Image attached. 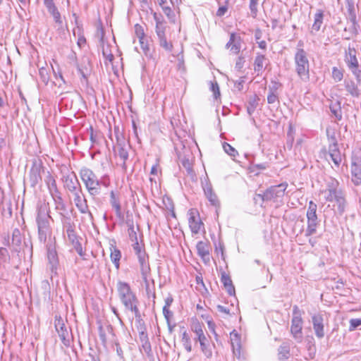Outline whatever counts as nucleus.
Listing matches in <instances>:
<instances>
[{
    "instance_id": "1",
    "label": "nucleus",
    "mask_w": 361,
    "mask_h": 361,
    "mask_svg": "<svg viewBox=\"0 0 361 361\" xmlns=\"http://www.w3.org/2000/svg\"><path fill=\"white\" fill-rule=\"evenodd\" d=\"M117 290L119 298L126 310L133 312L136 318H140V314L137 307L139 302L129 284L126 282L118 281L117 283Z\"/></svg>"
},
{
    "instance_id": "2",
    "label": "nucleus",
    "mask_w": 361,
    "mask_h": 361,
    "mask_svg": "<svg viewBox=\"0 0 361 361\" xmlns=\"http://www.w3.org/2000/svg\"><path fill=\"white\" fill-rule=\"evenodd\" d=\"M80 176L91 196L94 197L100 193L101 182L91 169L86 167L82 168L80 171Z\"/></svg>"
},
{
    "instance_id": "3",
    "label": "nucleus",
    "mask_w": 361,
    "mask_h": 361,
    "mask_svg": "<svg viewBox=\"0 0 361 361\" xmlns=\"http://www.w3.org/2000/svg\"><path fill=\"white\" fill-rule=\"evenodd\" d=\"M294 61L298 75L301 80L307 81L310 78V63L307 54L302 48H297Z\"/></svg>"
},
{
    "instance_id": "4",
    "label": "nucleus",
    "mask_w": 361,
    "mask_h": 361,
    "mask_svg": "<svg viewBox=\"0 0 361 361\" xmlns=\"http://www.w3.org/2000/svg\"><path fill=\"white\" fill-rule=\"evenodd\" d=\"M114 134L116 140V143L114 146V151L116 154L122 160V168L126 169V161L128 159V149L130 145L122 131L120 130L118 127H114Z\"/></svg>"
},
{
    "instance_id": "5",
    "label": "nucleus",
    "mask_w": 361,
    "mask_h": 361,
    "mask_svg": "<svg viewBox=\"0 0 361 361\" xmlns=\"http://www.w3.org/2000/svg\"><path fill=\"white\" fill-rule=\"evenodd\" d=\"M203 327V324H201L197 320L193 321L191 324V330L196 335L194 340L200 343L201 350L205 357L207 358H211L212 357V350L209 340L204 333Z\"/></svg>"
},
{
    "instance_id": "6",
    "label": "nucleus",
    "mask_w": 361,
    "mask_h": 361,
    "mask_svg": "<svg viewBox=\"0 0 361 361\" xmlns=\"http://www.w3.org/2000/svg\"><path fill=\"white\" fill-rule=\"evenodd\" d=\"M51 216L42 212V209H39L37 216V224L38 228V235L40 242L46 243L48 238L51 235V229L50 227L49 219Z\"/></svg>"
},
{
    "instance_id": "7",
    "label": "nucleus",
    "mask_w": 361,
    "mask_h": 361,
    "mask_svg": "<svg viewBox=\"0 0 361 361\" xmlns=\"http://www.w3.org/2000/svg\"><path fill=\"white\" fill-rule=\"evenodd\" d=\"M287 187V183H282L277 185L271 186L267 189L262 195H258L257 197L260 198L262 202H281Z\"/></svg>"
},
{
    "instance_id": "8",
    "label": "nucleus",
    "mask_w": 361,
    "mask_h": 361,
    "mask_svg": "<svg viewBox=\"0 0 361 361\" xmlns=\"http://www.w3.org/2000/svg\"><path fill=\"white\" fill-rule=\"evenodd\" d=\"M302 324L303 320L302 318V314L298 307L295 305L293 309L290 334L297 343H301L303 338Z\"/></svg>"
},
{
    "instance_id": "9",
    "label": "nucleus",
    "mask_w": 361,
    "mask_h": 361,
    "mask_svg": "<svg viewBox=\"0 0 361 361\" xmlns=\"http://www.w3.org/2000/svg\"><path fill=\"white\" fill-rule=\"evenodd\" d=\"M322 193L324 194V198L328 202H335L344 195L338 181L334 178H330L328 180L326 188L322 190Z\"/></svg>"
},
{
    "instance_id": "10",
    "label": "nucleus",
    "mask_w": 361,
    "mask_h": 361,
    "mask_svg": "<svg viewBox=\"0 0 361 361\" xmlns=\"http://www.w3.org/2000/svg\"><path fill=\"white\" fill-rule=\"evenodd\" d=\"M75 207L81 214H87L91 221L93 220V215L90 211L87 200L82 194V190L72 192Z\"/></svg>"
},
{
    "instance_id": "11",
    "label": "nucleus",
    "mask_w": 361,
    "mask_h": 361,
    "mask_svg": "<svg viewBox=\"0 0 361 361\" xmlns=\"http://www.w3.org/2000/svg\"><path fill=\"white\" fill-rule=\"evenodd\" d=\"M352 181L356 185L361 184V153L355 152L353 154L351 161Z\"/></svg>"
},
{
    "instance_id": "12",
    "label": "nucleus",
    "mask_w": 361,
    "mask_h": 361,
    "mask_svg": "<svg viewBox=\"0 0 361 361\" xmlns=\"http://www.w3.org/2000/svg\"><path fill=\"white\" fill-rule=\"evenodd\" d=\"M55 328L59 334V336L66 346L70 345V336L68 329L64 324L63 320L60 316H55Z\"/></svg>"
},
{
    "instance_id": "13",
    "label": "nucleus",
    "mask_w": 361,
    "mask_h": 361,
    "mask_svg": "<svg viewBox=\"0 0 361 361\" xmlns=\"http://www.w3.org/2000/svg\"><path fill=\"white\" fill-rule=\"evenodd\" d=\"M78 72L82 76V80L87 84L88 77L92 71V65L90 59L87 56H83L80 61V63H76Z\"/></svg>"
},
{
    "instance_id": "14",
    "label": "nucleus",
    "mask_w": 361,
    "mask_h": 361,
    "mask_svg": "<svg viewBox=\"0 0 361 361\" xmlns=\"http://www.w3.org/2000/svg\"><path fill=\"white\" fill-rule=\"evenodd\" d=\"M63 227L66 229L67 237L68 240L72 245L77 244L79 241L78 237L75 235L74 231V225L71 222V219L68 216H63V220L61 222Z\"/></svg>"
},
{
    "instance_id": "15",
    "label": "nucleus",
    "mask_w": 361,
    "mask_h": 361,
    "mask_svg": "<svg viewBox=\"0 0 361 361\" xmlns=\"http://www.w3.org/2000/svg\"><path fill=\"white\" fill-rule=\"evenodd\" d=\"M62 180L63 187L71 193L81 189L80 184L74 173L64 176Z\"/></svg>"
},
{
    "instance_id": "16",
    "label": "nucleus",
    "mask_w": 361,
    "mask_h": 361,
    "mask_svg": "<svg viewBox=\"0 0 361 361\" xmlns=\"http://www.w3.org/2000/svg\"><path fill=\"white\" fill-rule=\"evenodd\" d=\"M198 255L205 264L210 262L211 246L208 241H199L196 245Z\"/></svg>"
},
{
    "instance_id": "17",
    "label": "nucleus",
    "mask_w": 361,
    "mask_h": 361,
    "mask_svg": "<svg viewBox=\"0 0 361 361\" xmlns=\"http://www.w3.org/2000/svg\"><path fill=\"white\" fill-rule=\"evenodd\" d=\"M189 214L190 217L188 219V223L192 233L197 234L200 232V229L203 226V223L202 222L197 211L190 210Z\"/></svg>"
},
{
    "instance_id": "18",
    "label": "nucleus",
    "mask_w": 361,
    "mask_h": 361,
    "mask_svg": "<svg viewBox=\"0 0 361 361\" xmlns=\"http://www.w3.org/2000/svg\"><path fill=\"white\" fill-rule=\"evenodd\" d=\"M133 247L135 255L137 257L140 267L149 265L148 262V256L144 250L143 245H140L138 241H136L135 243H133Z\"/></svg>"
},
{
    "instance_id": "19",
    "label": "nucleus",
    "mask_w": 361,
    "mask_h": 361,
    "mask_svg": "<svg viewBox=\"0 0 361 361\" xmlns=\"http://www.w3.org/2000/svg\"><path fill=\"white\" fill-rule=\"evenodd\" d=\"M312 321L316 336L318 338H324L325 334L323 317L320 314H314L312 317Z\"/></svg>"
},
{
    "instance_id": "20",
    "label": "nucleus",
    "mask_w": 361,
    "mask_h": 361,
    "mask_svg": "<svg viewBox=\"0 0 361 361\" xmlns=\"http://www.w3.org/2000/svg\"><path fill=\"white\" fill-rule=\"evenodd\" d=\"M241 42L242 39L239 35H237L235 33H231L230 35L229 41L226 44V47L227 49H230L231 51L233 54H238L241 49Z\"/></svg>"
},
{
    "instance_id": "21",
    "label": "nucleus",
    "mask_w": 361,
    "mask_h": 361,
    "mask_svg": "<svg viewBox=\"0 0 361 361\" xmlns=\"http://www.w3.org/2000/svg\"><path fill=\"white\" fill-rule=\"evenodd\" d=\"M269 63V60L263 54H257L254 61V71L257 75L262 74Z\"/></svg>"
},
{
    "instance_id": "22",
    "label": "nucleus",
    "mask_w": 361,
    "mask_h": 361,
    "mask_svg": "<svg viewBox=\"0 0 361 361\" xmlns=\"http://www.w3.org/2000/svg\"><path fill=\"white\" fill-rule=\"evenodd\" d=\"M51 197L54 202L55 209L58 211L59 214L61 216V221L62 222L63 216H67L66 214V206L61 197L60 192L56 193V195H52Z\"/></svg>"
},
{
    "instance_id": "23",
    "label": "nucleus",
    "mask_w": 361,
    "mask_h": 361,
    "mask_svg": "<svg viewBox=\"0 0 361 361\" xmlns=\"http://www.w3.org/2000/svg\"><path fill=\"white\" fill-rule=\"evenodd\" d=\"M328 156L330 157L336 167L340 166L342 158L338 146L329 145Z\"/></svg>"
},
{
    "instance_id": "24",
    "label": "nucleus",
    "mask_w": 361,
    "mask_h": 361,
    "mask_svg": "<svg viewBox=\"0 0 361 361\" xmlns=\"http://www.w3.org/2000/svg\"><path fill=\"white\" fill-rule=\"evenodd\" d=\"M344 85L346 91L353 97H359L360 95V90L358 88L357 84L352 80H345Z\"/></svg>"
},
{
    "instance_id": "25",
    "label": "nucleus",
    "mask_w": 361,
    "mask_h": 361,
    "mask_svg": "<svg viewBox=\"0 0 361 361\" xmlns=\"http://www.w3.org/2000/svg\"><path fill=\"white\" fill-rule=\"evenodd\" d=\"M110 204H111L112 208L115 210L116 215L118 218H122L123 213L121 211V206L120 200H119L118 197L114 193V191H111V194H110Z\"/></svg>"
},
{
    "instance_id": "26",
    "label": "nucleus",
    "mask_w": 361,
    "mask_h": 361,
    "mask_svg": "<svg viewBox=\"0 0 361 361\" xmlns=\"http://www.w3.org/2000/svg\"><path fill=\"white\" fill-rule=\"evenodd\" d=\"M135 33L137 37L139 39V42L141 44V47L143 49H148L147 40L145 39V34L144 28L140 24H135L134 26Z\"/></svg>"
},
{
    "instance_id": "27",
    "label": "nucleus",
    "mask_w": 361,
    "mask_h": 361,
    "mask_svg": "<svg viewBox=\"0 0 361 361\" xmlns=\"http://www.w3.org/2000/svg\"><path fill=\"white\" fill-rule=\"evenodd\" d=\"M349 68L358 66V61L356 58V51L353 48H348V51L345 54V59Z\"/></svg>"
},
{
    "instance_id": "28",
    "label": "nucleus",
    "mask_w": 361,
    "mask_h": 361,
    "mask_svg": "<svg viewBox=\"0 0 361 361\" xmlns=\"http://www.w3.org/2000/svg\"><path fill=\"white\" fill-rule=\"evenodd\" d=\"M204 192L207 198L213 206H219V199L216 194L213 192V190L210 184L205 185V186L204 187Z\"/></svg>"
},
{
    "instance_id": "29",
    "label": "nucleus",
    "mask_w": 361,
    "mask_h": 361,
    "mask_svg": "<svg viewBox=\"0 0 361 361\" xmlns=\"http://www.w3.org/2000/svg\"><path fill=\"white\" fill-rule=\"evenodd\" d=\"M323 18H324V11L322 10H317L314 16V23L312 26L311 32H318L322 24H323Z\"/></svg>"
},
{
    "instance_id": "30",
    "label": "nucleus",
    "mask_w": 361,
    "mask_h": 361,
    "mask_svg": "<svg viewBox=\"0 0 361 361\" xmlns=\"http://www.w3.org/2000/svg\"><path fill=\"white\" fill-rule=\"evenodd\" d=\"M221 281L224 284L225 289L230 295L235 294V288L233 285L232 281L230 276L225 272L221 273Z\"/></svg>"
},
{
    "instance_id": "31",
    "label": "nucleus",
    "mask_w": 361,
    "mask_h": 361,
    "mask_svg": "<svg viewBox=\"0 0 361 361\" xmlns=\"http://www.w3.org/2000/svg\"><path fill=\"white\" fill-rule=\"evenodd\" d=\"M317 205L313 202L310 201L308 204V209L307 211V221H318V217L317 215Z\"/></svg>"
},
{
    "instance_id": "32",
    "label": "nucleus",
    "mask_w": 361,
    "mask_h": 361,
    "mask_svg": "<svg viewBox=\"0 0 361 361\" xmlns=\"http://www.w3.org/2000/svg\"><path fill=\"white\" fill-rule=\"evenodd\" d=\"M45 183L48 187L51 195L59 193V191L57 188L56 180L48 172L45 178Z\"/></svg>"
},
{
    "instance_id": "33",
    "label": "nucleus",
    "mask_w": 361,
    "mask_h": 361,
    "mask_svg": "<svg viewBox=\"0 0 361 361\" xmlns=\"http://www.w3.org/2000/svg\"><path fill=\"white\" fill-rule=\"evenodd\" d=\"M111 250V260L115 265V267L118 269H119V261L121 257V251L113 244H111L110 247Z\"/></svg>"
},
{
    "instance_id": "34",
    "label": "nucleus",
    "mask_w": 361,
    "mask_h": 361,
    "mask_svg": "<svg viewBox=\"0 0 361 361\" xmlns=\"http://www.w3.org/2000/svg\"><path fill=\"white\" fill-rule=\"evenodd\" d=\"M290 357V345L288 343H283L278 348V358L280 360H286Z\"/></svg>"
},
{
    "instance_id": "35",
    "label": "nucleus",
    "mask_w": 361,
    "mask_h": 361,
    "mask_svg": "<svg viewBox=\"0 0 361 361\" xmlns=\"http://www.w3.org/2000/svg\"><path fill=\"white\" fill-rule=\"evenodd\" d=\"M231 341L233 353L235 355L240 356V344L238 334L232 332L231 334Z\"/></svg>"
},
{
    "instance_id": "36",
    "label": "nucleus",
    "mask_w": 361,
    "mask_h": 361,
    "mask_svg": "<svg viewBox=\"0 0 361 361\" xmlns=\"http://www.w3.org/2000/svg\"><path fill=\"white\" fill-rule=\"evenodd\" d=\"M150 267L149 265L144 266L143 267H140V272L142 275V280L145 285V289L147 293H149V281L148 279L149 276L150 275Z\"/></svg>"
},
{
    "instance_id": "37",
    "label": "nucleus",
    "mask_w": 361,
    "mask_h": 361,
    "mask_svg": "<svg viewBox=\"0 0 361 361\" xmlns=\"http://www.w3.org/2000/svg\"><path fill=\"white\" fill-rule=\"evenodd\" d=\"M22 235L18 228H15L12 233V245L15 247L16 250L21 245Z\"/></svg>"
},
{
    "instance_id": "38",
    "label": "nucleus",
    "mask_w": 361,
    "mask_h": 361,
    "mask_svg": "<svg viewBox=\"0 0 361 361\" xmlns=\"http://www.w3.org/2000/svg\"><path fill=\"white\" fill-rule=\"evenodd\" d=\"M47 258L49 264H51V269L53 271L54 269L56 268L58 264L57 254L55 250H48Z\"/></svg>"
},
{
    "instance_id": "39",
    "label": "nucleus",
    "mask_w": 361,
    "mask_h": 361,
    "mask_svg": "<svg viewBox=\"0 0 361 361\" xmlns=\"http://www.w3.org/2000/svg\"><path fill=\"white\" fill-rule=\"evenodd\" d=\"M181 341H182V343H183L185 349L188 353L191 352L192 351L191 340H190V338L186 331H185L182 334Z\"/></svg>"
},
{
    "instance_id": "40",
    "label": "nucleus",
    "mask_w": 361,
    "mask_h": 361,
    "mask_svg": "<svg viewBox=\"0 0 361 361\" xmlns=\"http://www.w3.org/2000/svg\"><path fill=\"white\" fill-rule=\"evenodd\" d=\"M163 12L167 16L169 21L172 23H176V15L174 12L172 11L171 8L169 6L164 5V6H161Z\"/></svg>"
},
{
    "instance_id": "41",
    "label": "nucleus",
    "mask_w": 361,
    "mask_h": 361,
    "mask_svg": "<svg viewBox=\"0 0 361 361\" xmlns=\"http://www.w3.org/2000/svg\"><path fill=\"white\" fill-rule=\"evenodd\" d=\"M318 221H307V227L305 231V236H310L316 233Z\"/></svg>"
},
{
    "instance_id": "42",
    "label": "nucleus",
    "mask_w": 361,
    "mask_h": 361,
    "mask_svg": "<svg viewBox=\"0 0 361 361\" xmlns=\"http://www.w3.org/2000/svg\"><path fill=\"white\" fill-rule=\"evenodd\" d=\"M337 205L338 212L340 214H342L345 209L346 207V200L345 197V194L341 196L338 200L335 201Z\"/></svg>"
},
{
    "instance_id": "43",
    "label": "nucleus",
    "mask_w": 361,
    "mask_h": 361,
    "mask_svg": "<svg viewBox=\"0 0 361 361\" xmlns=\"http://www.w3.org/2000/svg\"><path fill=\"white\" fill-rule=\"evenodd\" d=\"M257 101L258 98L256 96L250 97L247 107V112L250 115H251L256 109L258 104Z\"/></svg>"
},
{
    "instance_id": "44",
    "label": "nucleus",
    "mask_w": 361,
    "mask_h": 361,
    "mask_svg": "<svg viewBox=\"0 0 361 361\" xmlns=\"http://www.w3.org/2000/svg\"><path fill=\"white\" fill-rule=\"evenodd\" d=\"M159 45L167 51H171L173 45L171 42H168L166 35L159 37Z\"/></svg>"
},
{
    "instance_id": "45",
    "label": "nucleus",
    "mask_w": 361,
    "mask_h": 361,
    "mask_svg": "<svg viewBox=\"0 0 361 361\" xmlns=\"http://www.w3.org/2000/svg\"><path fill=\"white\" fill-rule=\"evenodd\" d=\"M128 233L129 238L133 243L137 241V233L133 222L131 224H128Z\"/></svg>"
},
{
    "instance_id": "46",
    "label": "nucleus",
    "mask_w": 361,
    "mask_h": 361,
    "mask_svg": "<svg viewBox=\"0 0 361 361\" xmlns=\"http://www.w3.org/2000/svg\"><path fill=\"white\" fill-rule=\"evenodd\" d=\"M332 78L336 82H340L343 78V73L336 67L332 68Z\"/></svg>"
},
{
    "instance_id": "47",
    "label": "nucleus",
    "mask_w": 361,
    "mask_h": 361,
    "mask_svg": "<svg viewBox=\"0 0 361 361\" xmlns=\"http://www.w3.org/2000/svg\"><path fill=\"white\" fill-rule=\"evenodd\" d=\"M223 148L226 153H227L228 155L233 157H235L236 155L238 154V152L235 150V148H233L231 145L225 142L223 145Z\"/></svg>"
},
{
    "instance_id": "48",
    "label": "nucleus",
    "mask_w": 361,
    "mask_h": 361,
    "mask_svg": "<svg viewBox=\"0 0 361 361\" xmlns=\"http://www.w3.org/2000/svg\"><path fill=\"white\" fill-rule=\"evenodd\" d=\"M349 19L350 20L351 25L349 27V30L351 32L356 34L357 32V22H356V16L355 13L349 14Z\"/></svg>"
},
{
    "instance_id": "49",
    "label": "nucleus",
    "mask_w": 361,
    "mask_h": 361,
    "mask_svg": "<svg viewBox=\"0 0 361 361\" xmlns=\"http://www.w3.org/2000/svg\"><path fill=\"white\" fill-rule=\"evenodd\" d=\"M49 13L53 16L56 23H57L59 25H62L61 14L59 12L56 7L55 8L51 10L50 11H49Z\"/></svg>"
},
{
    "instance_id": "50",
    "label": "nucleus",
    "mask_w": 361,
    "mask_h": 361,
    "mask_svg": "<svg viewBox=\"0 0 361 361\" xmlns=\"http://www.w3.org/2000/svg\"><path fill=\"white\" fill-rule=\"evenodd\" d=\"M267 102L270 104L279 103V97L273 90H270L267 96Z\"/></svg>"
},
{
    "instance_id": "51",
    "label": "nucleus",
    "mask_w": 361,
    "mask_h": 361,
    "mask_svg": "<svg viewBox=\"0 0 361 361\" xmlns=\"http://www.w3.org/2000/svg\"><path fill=\"white\" fill-rule=\"evenodd\" d=\"M165 30H166L165 22L156 25L155 32H156V34H157L158 38L165 35Z\"/></svg>"
},
{
    "instance_id": "52",
    "label": "nucleus",
    "mask_w": 361,
    "mask_h": 361,
    "mask_svg": "<svg viewBox=\"0 0 361 361\" xmlns=\"http://www.w3.org/2000/svg\"><path fill=\"white\" fill-rule=\"evenodd\" d=\"M210 90L213 92L215 99L220 97L219 86L216 81L211 82Z\"/></svg>"
},
{
    "instance_id": "53",
    "label": "nucleus",
    "mask_w": 361,
    "mask_h": 361,
    "mask_svg": "<svg viewBox=\"0 0 361 361\" xmlns=\"http://www.w3.org/2000/svg\"><path fill=\"white\" fill-rule=\"evenodd\" d=\"M142 347L147 357H150L152 356L151 345L147 339L143 342Z\"/></svg>"
},
{
    "instance_id": "54",
    "label": "nucleus",
    "mask_w": 361,
    "mask_h": 361,
    "mask_svg": "<svg viewBox=\"0 0 361 361\" xmlns=\"http://www.w3.org/2000/svg\"><path fill=\"white\" fill-rule=\"evenodd\" d=\"M326 135L328 137V140L329 142V145H336L338 146L337 140L335 136L334 132H332V133H330V130L329 128L326 129Z\"/></svg>"
},
{
    "instance_id": "55",
    "label": "nucleus",
    "mask_w": 361,
    "mask_h": 361,
    "mask_svg": "<svg viewBox=\"0 0 361 361\" xmlns=\"http://www.w3.org/2000/svg\"><path fill=\"white\" fill-rule=\"evenodd\" d=\"M361 326V318L360 319H351L350 320L349 331H353L357 327Z\"/></svg>"
},
{
    "instance_id": "56",
    "label": "nucleus",
    "mask_w": 361,
    "mask_h": 361,
    "mask_svg": "<svg viewBox=\"0 0 361 361\" xmlns=\"http://www.w3.org/2000/svg\"><path fill=\"white\" fill-rule=\"evenodd\" d=\"M259 0H250V9L253 17H255L257 13V4Z\"/></svg>"
},
{
    "instance_id": "57",
    "label": "nucleus",
    "mask_w": 361,
    "mask_h": 361,
    "mask_svg": "<svg viewBox=\"0 0 361 361\" xmlns=\"http://www.w3.org/2000/svg\"><path fill=\"white\" fill-rule=\"evenodd\" d=\"M353 74L355 76L357 82L360 84L361 82V71L359 69L358 66L349 68Z\"/></svg>"
},
{
    "instance_id": "58",
    "label": "nucleus",
    "mask_w": 361,
    "mask_h": 361,
    "mask_svg": "<svg viewBox=\"0 0 361 361\" xmlns=\"http://www.w3.org/2000/svg\"><path fill=\"white\" fill-rule=\"evenodd\" d=\"M245 63L244 57L239 56L236 61L235 68L237 71H240L241 69L243 68Z\"/></svg>"
},
{
    "instance_id": "59",
    "label": "nucleus",
    "mask_w": 361,
    "mask_h": 361,
    "mask_svg": "<svg viewBox=\"0 0 361 361\" xmlns=\"http://www.w3.org/2000/svg\"><path fill=\"white\" fill-rule=\"evenodd\" d=\"M44 4L47 8L48 11L56 8V6L53 1V0H44Z\"/></svg>"
},
{
    "instance_id": "60",
    "label": "nucleus",
    "mask_w": 361,
    "mask_h": 361,
    "mask_svg": "<svg viewBox=\"0 0 361 361\" xmlns=\"http://www.w3.org/2000/svg\"><path fill=\"white\" fill-rule=\"evenodd\" d=\"M228 11V6L226 5L221 6L216 11V16L219 17L223 16Z\"/></svg>"
},
{
    "instance_id": "61",
    "label": "nucleus",
    "mask_w": 361,
    "mask_h": 361,
    "mask_svg": "<svg viewBox=\"0 0 361 361\" xmlns=\"http://www.w3.org/2000/svg\"><path fill=\"white\" fill-rule=\"evenodd\" d=\"M39 73H40V75H41V78H42L43 82H44L45 83H47L49 81V77H48V74H47L46 69L42 68L40 70Z\"/></svg>"
},
{
    "instance_id": "62",
    "label": "nucleus",
    "mask_w": 361,
    "mask_h": 361,
    "mask_svg": "<svg viewBox=\"0 0 361 361\" xmlns=\"http://www.w3.org/2000/svg\"><path fill=\"white\" fill-rule=\"evenodd\" d=\"M153 17L156 22V25L164 23V20L161 15H158L156 12H153Z\"/></svg>"
},
{
    "instance_id": "63",
    "label": "nucleus",
    "mask_w": 361,
    "mask_h": 361,
    "mask_svg": "<svg viewBox=\"0 0 361 361\" xmlns=\"http://www.w3.org/2000/svg\"><path fill=\"white\" fill-rule=\"evenodd\" d=\"M102 54L104 57L108 60L109 61L111 62L114 59V55L111 53H107L105 49L103 48Z\"/></svg>"
},
{
    "instance_id": "64",
    "label": "nucleus",
    "mask_w": 361,
    "mask_h": 361,
    "mask_svg": "<svg viewBox=\"0 0 361 361\" xmlns=\"http://www.w3.org/2000/svg\"><path fill=\"white\" fill-rule=\"evenodd\" d=\"M219 312L230 315V310L223 305H218L216 307Z\"/></svg>"
}]
</instances>
